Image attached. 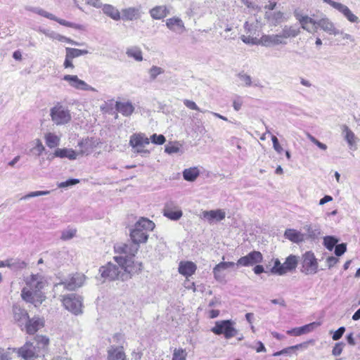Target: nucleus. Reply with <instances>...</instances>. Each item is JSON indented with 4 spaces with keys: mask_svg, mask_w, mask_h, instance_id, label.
Wrapping results in <instances>:
<instances>
[{
    "mask_svg": "<svg viewBox=\"0 0 360 360\" xmlns=\"http://www.w3.org/2000/svg\"><path fill=\"white\" fill-rule=\"evenodd\" d=\"M199 174L200 172L197 167L186 169L183 172L184 179L188 181H194Z\"/></svg>",
    "mask_w": 360,
    "mask_h": 360,
    "instance_id": "obj_42",
    "label": "nucleus"
},
{
    "mask_svg": "<svg viewBox=\"0 0 360 360\" xmlns=\"http://www.w3.org/2000/svg\"><path fill=\"white\" fill-rule=\"evenodd\" d=\"M347 250V245L345 243H341L336 245L335 248V254L336 256L340 257Z\"/></svg>",
    "mask_w": 360,
    "mask_h": 360,
    "instance_id": "obj_62",
    "label": "nucleus"
},
{
    "mask_svg": "<svg viewBox=\"0 0 360 360\" xmlns=\"http://www.w3.org/2000/svg\"><path fill=\"white\" fill-rule=\"evenodd\" d=\"M338 243V239L334 236H325L323 238V245L330 251L333 250L334 247Z\"/></svg>",
    "mask_w": 360,
    "mask_h": 360,
    "instance_id": "obj_51",
    "label": "nucleus"
},
{
    "mask_svg": "<svg viewBox=\"0 0 360 360\" xmlns=\"http://www.w3.org/2000/svg\"><path fill=\"white\" fill-rule=\"evenodd\" d=\"M44 140L46 146L50 148L58 146L60 141V137L51 132L45 134Z\"/></svg>",
    "mask_w": 360,
    "mask_h": 360,
    "instance_id": "obj_38",
    "label": "nucleus"
},
{
    "mask_svg": "<svg viewBox=\"0 0 360 360\" xmlns=\"http://www.w3.org/2000/svg\"><path fill=\"white\" fill-rule=\"evenodd\" d=\"M308 345L307 342H302L294 346L288 347L281 351L276 352L274 354V356H281L283 354L291 355L295 354L297 350L299 349L307 348Z\"/></svg>",
    "mask_w": 360,
    "mask_h": 360,
    "instance_id": "obj_36",
    "label": "nucleus"
},
{
    "mask_svg": "<svg viewBox=\"0 0 360 360\" xmlns=\"http://www.w3.org/2000/svg\"><path fill=\"white\" fill-rule=\"evenodd\" d=\"M141 6L137 7H128L122 10L121 19L126 21H132L141 17Z\"/></svg>",
    "mask_w": 360,
    "mask_h": 360,
    "instance_id": "obj_21",
    "label": "nucleus"
},
{
    "mask_svg": "<svg viewBox=\"0 0 360 360\" xmlns=\"http://www.w3.org/2000/svg\"><path fill=\"white\" fill-rule=\"evenodd\" d=\"M49 342V338L45 336L37 335L34 338V345L36 346L39 355L46 349Z\"/></svg>",
    "mask_w": 360,
    "mask_h": 360,
    "instance_id": "obj_35",
    "label": "nucleus"
},
{
    "mask_svg": "<svg viewBox=\"0 0 360 360\" xmlns=\"http://www.w3.org/2000/svg\"><path fill=\"white\" fill-rule=\"evenodd\" d=\"M304 230L306 233L304 236L306 237V240H316L321 236V227L318 224H307L304 226Z\"/></svg>",
    "mask_w": 360,
    "mask_h": 360,
    "instance_id": "obj_23",
    "label": "nucleus"
},
{
    "mask_svg": "<svg viewBox=\"0 0 360 360\" xmlns=\"http://www.w3.org/2000/svg\"><path fill=\"white\" fill-rule=\"evenodd\" d=\"M271 272L274 274L283 275L285 271L283 269V265L281 264L278 259H276L274 262V266L271 269Z\"/></svg>",
    "mask_w": 360,
    "mask_h": 360,
    "instance_id": "obj_53",
    "label": "nucleus"
},
{
    "mask_svg": "<svg viewBox=\"0 0 360 360\" xmlns=\"http://www.w3.org/2000/svg\"><path fill=\"white\" fill-rule=\"evenodd\" d=\"M297 19L299 20L302 28L304 30L310 33L317 32L319 28L317 25L318 20H316L308 15H302L300 17H297Z\"/></svg>",
    "mask_w": 360,
    "mask_h": 360,
    "instance_id": "obj_18",
    "label": "nucleus"
},
{
    "mask_svg": "<svg viewBox=\"0 0 360 360\" xmlns=\"http://www.w3.org/2000/svg\"><path fill=\"white\" fill-rule=\"evenodd\" d=\"M126 54L129 58H133L136 61H142L143 56L142 51L139 47H131L127 49Z\"/></svg>",
    "mask_w": 360,
    "mask_h": 360,
    "instance_id": "obj_45",
    "label": "nucleus"
},
{
    "mask_svg": "<svg viewBox=\"0 0 360 360\" xmlns=\"http://www.w3.org/2000/svg\"><path fill=\"white\" fill-rule=\"evenodd\" d=\"M284 236L291 242L297 244L306 241V237L304 236V233L293 229H286Z\"/></svg>",
    "mask_w": 360,
    "mask_h": 360,
    "instance_id": "obj_28",
    "label": "nucleus"
},
{
    "mask_svg": "<svg viewBox=\"0 0 360 360\" xmlns=\"http://www.w3.org/2000/svg\"><path fill=\"white\" fill-rule=\"evenodd\" d=\"M149 143L150 139L143 134H134L131 136L129 140V145L132 147V149H135L137 147H144L148 145Z\"/></svg>",
    "mask_w": 360,
    "mask_h": 360,
    "instance_id": "obj_26",
    "label": "nucleus"
},
{
    "mask_svg": "<svg viewBox=\"0 0 360 360\" xmlns=\"http://www.w3.org/2000/svg\"><path fill=\"white\" fill-rule=\"evenodd\" d=\"M235 323L231 320H221L215 322L211 331L215 335H224L225 338L230 339L238 334L237 329L234 327Z\"/></svg>",
    "mask_w": 360,
    "mask_h": 360,
    "instance_id": "obj_5",
    "label": "nucleus"
},
{
    "mask_svg": "<svg viewBox=\"0 0 360 360\" xmlns=\"http://www.w3.org/2000/svg\"><path fill=\"white\" fill-rule=\"evenodd\" d=\"M155 224L153 221L141 217L137 221L130 231V238L134 243H145L148 238V232L153 230Z\"/></svg>",
    "mask_w": 360,
    "mask_h": 360,
    "instance_id": "obj_3",
    "label": "nucleus"
},
{
    "mask_svg": "<svg viewBox=\"0 0 360 360\" xmlns=\"http://www.w3.org/2000/svg\"><path fill=\"white\" fill-rule=\"evenodd\" d=\"M34 293L35 292L30 288H23L21 291V297L27 302L34 303Z\"/></svg>",
    "mask_w": 360,
    "mask_h": 360,
    "instance_id": "obj_48",
    "label": "nucleus"
},
{
    "mask_svg": "<svg viewBox=\"0 0 360 360\" xmlns=\"http://www.w3.org/2000/svg\"><path fill=\"white\" fill-rule=\"evenodd\" d=\"M139 245L134 243H117L115 245L114 250L116 253L124 255L114 257L115 261L122 267L126 273L132 275L142 271L141 262L134 263L133 258L138 252Z\"/></svg>",
    "mask_w": 360,
    "mask_h": 360,
    "instance_id": "obj_1",
    "label": "nucleus"
},
{
    "mask_svg": "<svg viewBox=\"0 0 360 360\" xmlns=\"http://www.w3.org/2000/svg\"><path fill=\"white\" fill-rule=\"evenodd\" d=\"M317 25L319 28L331 35H338L343 34V31L335 27V24L327 17L318 20Z\"/></svg>",
    "mask_w": 360,
    "mask_h": 360,
    "instance_id": "obj_17",
    "label": "nucleus"
},
{
    "mask_svg": "<svg viewBox=\"0 0 360 360\" xmlns=\"http://www.w3.org/2000/svg\"><path fill=\"white\" fill-rule=\"evenodd\" d=\"M27 286L34 292L40 291L44 288L42 276L39 274H32L25 279Z\"/></svg>",
    "mask_w": 360,
    "mask_h": 360,
    "instance_id": "obj_20",
    "label": "nucleus"
},
{
    "mask_svg": "<svg viewBox=\"0 0 360 360\" xmlns=\"http://www.w3.org/2000/svg\"><path fill=\"white\" fill-rule=\"evenodd\" d=\"M265 18L269 25L276 26L284 21V14L281 11L266 12Z\"/></svg>",
    "mask_w": 360,
    "mask_h": 360,
    "instance_id": "obj_32",
    "label": "nucleus"
},
{
    "mask_svg": "<svg viewBox=\"0 0 360 360\" xmlns=\"http://www.w3.org/2000/svg\"><path fill=\"white\" fill-rule=\"evenodd\" d=\"M187 353L185 349H175L172 356V360H186Z\"/></svg>",
    "mask_w": 360,
    "mask_h": 360,
    "instance_id": "obj_55",
    "label": "nucleus"
},
{
    "mask_svg": "<svg viewBox=\"0 0 360 360\" xmlns=\"http://www.w3.org/2000/svg\"><path fill=\"white\" fill-rule=\"evenodd\" d=\"M63 79L68 82L70 86L76 89L83 91H91L94 92L97 91V90L94 87H92L91 86L89 85L84 80L79 79V77L77 75H64Z\"/></svg>",
    "mask_w": 360,
    "mask_h": 360,
    "instance_id": "obj_12",
    "label": "nucleus"
},
{
    "mask_svg": "<svg viewBox=\"0 0 360 360\" xmlns=\"http://www.w3.org/2000/svg\"><path fill=\"white\" fill-rule=\"evenodd\" d=\"M225 217L226 213L222 210L203 211L201 214V218L207 220L210 224L214 221H221Z\"/></svg>",
    "mask_w": 360,
    "mask_h": 360,
    "instance_id": "obj_24",
    "label": "nucleus"
},
{
    "mask_svg": "<svg viewBox=\"0 0 360 360\" xmlns=\"http://www.w3.org/2000/svg\"><path fill=\"white\" fill-rule=\"evenodd\" d=\"M263 260V256L259 251H252L247 255L241 257L236 264L237 266H251L259 264Z\"/></svg>",
    "mask_w": 360,
    "mask_h": 360,
    "instance_id": "obj_11",
    "label": "nucleus"
},
{
    "mask_svg": "<svg viewBox=\"0 0 360 360\" xmlns=\"http://www.w3.org/2000/svg\"><path fill=\"white\" fill-rule=\"evenodd\" d=\"M80 150L77 152L78 155H89L92 151V144L89 139H82L78 143Z\"/></svg>",
    "mask_w": 360,
    "mask_h": 360,
    "instance_id": "obj_40",
    "label": "nucleus"
},
{
    "mask_svg": "<svg viewBox=\"0 0 360 360\" xmlns=\"http://www.w3.org/2000/svg\"><path fill=\"white\" fill-rule=\"evenodd\" d=\"M196 269V265L192 262H181L179 263V272L186 277L193 275Z\"/></svg>",
    "mask_w": 360,
    "mask_h": 360,
    "instance_id": "obj_31",
    "label": "nucleus"
},
{
    "mask_svg": "<svg viewBox=\"0 0 360 360\" xmlns=\"http://www.w3.org/2000/svg\"><path fill=\"white\" fill-rule=\"evenodd\" d=\"M51 18H47L54 20V21L58 22L60 25H64V26H66L68 27H72V28L79 30H84V26L82 25L71 22L67 21L65 20L58 18L52 13H51Z\"/></svg>",
    "mask_w": 360,
    "mask_h": 360,
    "instance_id": "obj_39",
    "label": "nucleus"
},
{
    "mask_svg": "<svg viewBox=\"0 0 360 360\" xmlns=\"http://www.w3.org/2000/svg\"><path fill=\"white\" fill-rule=\"evenodd\" d=\"M149 14L154 20H162L169 14V9L166 5L156 6L150 9Z\"/></svg>",
    "mask_w": 360,
    "mask_h": 360,
    "instance_id": "obj_27",
    "label": "nucleus"
},
{
    "mask_svg": "<svg viewBox=\"0 0 360 360\" xmlns=\"http://www.w3.org/2000/svg\"><path fill=\"white\" fill-rule=\"evenodd\" d=\"M77 233V230L75 229L69 228L63 230L61 232L60 239L62 240H68L73 238Z\"/></svg>",
    "mask_w": 360,
    "mask_h": 360,
    "instance_id": "obj_52",
    "label": "nucleus"
},
{
    "mask_svg": "<svg viewBox=\"0 0 360 360\" xmlns=\"http://www.w3.org/2000/svg\"><path fill=\"white\" fill-rule=\"evenodd\" d=\"M86 280V276L82 274H73L68 279H65L63 281L60 285H63L64 287L69 290H75L77 288L81 287Z\"/></svg>",
    "mask_w": 360,
    "mask_h": 360,
    "instance_id": "obj_15",
    "label": "nucleus"
},
{
    "mask_svg": "<svg viewBox=\"0 0 360 360\" xmlns=\"http://www.w3.org/2000/svg\"><path fill=\"white\" fill-rule=\"evenodd\" d=\"M116 110L123 116L129 117L131 115L135 110L134 106L130 101L120 102L117 101L115 103Z\"/></svg>",
    "mask_w": 360,
    "mask_h": 360,
    "instance_id": "obj_30",
    "label": "nucleus"
},
{
    "mask_svg": "<svg viewBox=\"0 0 360 360\" xmlns=\"http://www.w3.org/2000/svg\"><path fill=\"white\" fill-rule=\"evenodd\" d=\"M300 33L299 28L295 26L285 25L282 31L276 34H264L260 38L262 46L270 47L277 45H286L288 38H294Z\"/></svg>",
    "mask_w": 360,
    "mask_h": 360,
    "instance_id": "obj_2",
    "label": "nucleus"
},
{
    "mask_svg": "<svg viewBox=\"0 0 360 360\" xmlns=\"http://www.w3.org/2000/svg\"><path fill=\"white\" fill-rule=\"evenodd\" d=\"M66 55L69 58L73 59L75 58L79 57L83 55L87 54L89 52L87 50H82L75 48L67 47L65 49Z\"/></svg>",
    "mask_w": 360,
    "mask_h": 360,
    "instance_id": "obj_46",
    "label": "nucleus"
},
{
    "mask_svg": "<svg viewBox=\"0 0 360 360\" xmlns=\"http://www.w3.org/2000/svg\"><path fill=\"white\" fill-rule=\"evenodd\" d=\"M321 323L319 321H314V322H312V323H310L309 324L302 326L304 334H307V333L314 331L315 329H316L318 327H319L321 326Z\"/></svg>",
    "mask_w": 360,
    "mask_h": 360,
    "instance_id": "obj_56",
    "label": "nucleus"
},
{
    "mask_svg": "<svg viewBox=\"0 0 360 360\" xmlns=\"http://www.w3.org/2000/svg\"><path fill=\"white\" fill-rule=\"evenodd\" d=\"M108 360H127L122 346L111 345L108 348Z\"/></svg>",
    "mask_w": 360,
    "mask_h": 360,
    "instance_id": "obj_25",
    "label": "nucleus"
},
{
    "mask_svg": "<svg viewBox=\"0 0 360 360\" xmlns=\"http://www.w3.org/2000/svg\"><path fill=\"white\" fill-rule=\"evenodd\" d=\"M51 193L50 191H33L27 193V195L22 196L20 200H27L30 198L38 197L41 195H46Z\"/></svg>",
    "mask_w": 360,
    "mask_h": 360,
    "instance_id": "obj_57",
    "label": "nucleus"
},
{
    "mask_svg": "<svg viewBox=\"0 0 360 360\" xmlns=\"http://www.w3.org/2000/svg\"><path fill=\"white\" fill-rule=\"evenodd\" d=\"M44 320L39 316H34L32 319H28L24 326L26 333L29 335H34L41 328L44 327Z\"/></svg>",
    "mask_w": 360,
    "mask_h": 360,
    "instance_id": "obj_16",
    "label": "nucleus"
},
{
    "mask_svg": "<svg viewBox=\"0 0 360 360\" xmlns=\"http://www.w3.org/2000/svg\"><path fill=\"white\" fill-rule=\"evenodd\" d=\"M50 116L51 120L56 125L66 124L70 122L72 119L70 110L60 103H57L51 108Z\"/></svg>",
    "mask_w": 360,
    "mask_h": 360,
    "instance_id": "obj_4",
    "label": "nucleus"
},
{
    "mask_svg": "<svg viewBox=\"0 0 360 360\" xmlns=\"http://www.w3.org/2000/svg\"><path fill=\"white\" fill-rule=\"evenodd\" d=\"M11 353L8 350H4L0 347V360H11Z\"/></svg>",
    "mask_w": 360,
    "mask_h": 360,
    "instance_id": "obj_64",
    "label": "nucleus"
},
{
    "mask_svg": "<svg viewBox=\"0 0 360 360\" xmlns=\"http://www.w3.org/2000/svg\"><path fill=\"white\" fill-rule=\"evenodd\" d=\"M30 144L32 145V148L30 150V153L36 156H40L41 153L45 150V147L42 144V142L40 139H36L32 141Z\"/></svg>",
    "mask_w": 360,
    "mask_h": 360,
    "instance_id": "obj_41",
    "label": "nucleus"
},
{
    "mask_svg": "<svg viewBox=\"0 0 360 360\" xmlns=\"http://www.w3.org/2000/svg\"><path fill=\"white\" fill-rule=\"evenodd\" d=\"M307 137L309 139L311 142L314 143L316 146H317L320 149L323 150H326L327 149V146L325 143H323L320 142L319 140H317L314 136H313L311 134H307Z\"/></svg>",
    "mask_w": 360,
    "mask_h": 360,
    "instance_id": "obj_60",
    "label": "nucleus"
},
{
    "mask_svg": "<svg viewBox=\"0 0 360 360\" xmlns=\"http://www.w3.org/2000/svg\"><path fill=\"white\" fill-rule=\"evenodd\" d=\"M150 140L152 143L158 145H162L165 142V137L162 134H154L151 136Z\"/></svg>",
    "mask_w": 360,
    "mask_h": 360,
    "instance_id": "obj_58",
    "label": "nucleus"
},
{
    "mask_svg": "<svg viewBox=\"0 0 360 360\" xmlns=\"http://www.w3.org/2000/svg\"><path fill=\"white\" fill-rule=\"evenodd\" d=\"M238 77L239 78V79L243 82V85L245 86H250L252 85L255 86H261L259 83V82H252V78L251 77L246 74V73H244V72H240L238 74Z\"/></svg>",
    "mask_w": 360,
    "mask_h": 360,
    "instance_id": "obj_47",
    "label": "nucleus"
},
{
    "mask_svg": "<svg viewBox=\"0 0 360 360\" xmlns=\"http://www.w3.org/2000/svg\"><path fill=\"white\" fill-rule=\"evenodd\" d=\"M63 303L66 309L75 315L82 312V298L81 296L72 293L64 297Z\"/></svg>",
    "mask_w": 360,
    "mask_h": 360,
    "instance_id": "obj_7",
    "label": "nucleus"
},
{
    "mask_svg": "<svg viewBox=\"0 0 360 360\" xmlns=\"http://www.w3.org/2000/svg\"><path fill=\"white\" fill-rule=\"evenodd\" d=\"M322 1L341 13L350 22L358 23L359 22V18L355 15L347 6L332 0Z\"/></svg>",
    "mask_w": 360,
    "mask_h": 360,
    "instance_id": "obj_9",
    "label": "nucleus"
},
{
    "mask_svg": "<svg viewBox=\"0 0 360 360\" xmlns=\"http://www.w3.org/2000/svg\"><path fill=\"white\" fill-rule=\"evenodd\" d=\"M166 26L171 31L181 34L186 31L183 20L179 17H172L166 20Z\"/></svg>",
    "mask_w": 360,
    "mask_h": 360,
    "instance_id": "obj_22",
    "label": "nucleus"
},
{
    "mask_svg": "<svg viewBox=\"0 0 360 360\" xmlns=\"http://www.w3.org/2000/svg\"><path fill=\"white\" fill-rule=\"evenodd\" d=\"M165 72L164 69H162L160 67L153 65L149 70H148V74L150 81H154L156 79L158 76L163 74Z\"/></svg>",
    "mask_w": 360,
    "mask_h": 360,
    "instance_id": "obj_50",
    "label": "nucleus"
},
{
    "mask_svg": "<svg viewBox=\"0 0 360 360\" xmlns=\"http://www.w3.org/2000/svg\"><path fill=\"white\" fill-rule=\"evenodd\" d=\"M25 9L27 11L39 14V15H41L45 18H51V13H49L46 11H44L42 8H37V7H32V6H26Z\"/></svg>",
    "mask_w": 360,
    "mask_h": 360,
    "instance_id": "obj_54",
    "label": "nucleus"
},
{
    "mask_svg": "<svg viewBox=\"0 0 360 360\" xmlns=\"http://www.w3.org/2000/svg\"><path fill=\"white\" fill-rule=\"evenodd\" d=\"M163 215L171 220L177 221L182 217L183 212L176 202L169 201L165 205Z\"/></svg>",
    "mask_w": 360,
    "mask_h": 360,
    "instance_id": "obj_13",
    "label": "nucleus"
},
{
    "mask_svg": "<svg viewBox=\"0 0 360 360\" xmlns=\"http://www.w3.org/2000/svg\"><path fill=\"white\" fill-rule=\"evenodd\" d=\"M236 265V263L233 262H221L220 263L217 264L213 269L214 277L219 278L220 276L219 275L218 273L219 271H224L229 268L234 267Z\"/></svg>",
    "mask_w": 360,
    "mask_h": 360,
    "instance_id": "obj_43",
    "label": "nucleus"
},
{
    "mask_svg": "<svg viewBox=\"0 0 360 360\" xmlns=\"http://www.w3.org/2000/svg\"><path fill=\"white\" fill-rule=\"evenodd\" d=\"M345 331V328L342 326L339 328L337 330H335L333 335V340H340L342 336L343 335Z\"/></svg>",
    "mask_w": 360,
    "mask_h": 360,
    "instance_id": "obj_63",
    "label": "nucleus"
},
{
    "mask_svg": "<svg viewBox=\"0 0 360 360\" xmlns=\"http://www.w3.org/2000/svg\"><path fill=\"white\" fill-rule=\"evenodd\" d=\"M55 157L60 158H66L70 160H75L77 158L78 153L72 148H57L55 150L53 157L51 159Z\"/></svg>",
    "mask_w": 360,
    "mask_h": 360,
    "instance_id": "obj_29",
    "label": "nucleus"
},
{
    "mask_svg": "<svg viewBox=\"0 0 360 360\" xmlns=\"http://www.w3.org/2000/svg\"><path fill=\"white\" fill-rule=\"evenodd\" d=\"M102 8L103 13L111 19L118 21L121 19V13L119 10L111 4H103Z\"/></svg>",
    "mask_w": 360,
    "mask_h": 360,
    "instance_id": "obj_33",
    "label": "nucleus"
},
{
    "mask_svg": "<svg viewBox=\"0 0 360 360\" xmlns=\"http://www.w3.org/2000/svg\"><path fill=\"white\" fill-rule=\"evenodd\" d=\"M342 129L345 141L349 146H354L356 143V137L354 132L347 125H343Z\"/></svg>",
    "mask_w": 360,
    "mask_h": 360,
    "instance_id": "obj_44",
    "label": "nucleus"
},
{
    "mask_svg": "<svg viewBox=\"0 0 360 360\" xmlns=\"http://www.w3.org/2000/svg\"><path fill=\"white\" fill-rule=\"evenodd\" d=\"M122 267L119 265L112 264V262H108L104 266H102L99 269V272L101 275V277L104 279H108L109 281H115L116 279H119L121 278L122 280L123 274H121Z\"/></svg>",
    "mask_w": 360,
    "mask_h": 360,
    "instance_id": "obj_8",
    "label": "nucleus"
},
{
    "mask_svg": "<svg viewBox=\"0 0 360 360\" xmlns=\"http://www.w3.org/2000/svg\"><path fill=\"white\" fill-rule=\"evenodd\" d=\"M298 264V257L290 255L286 259L285 262L283 264L285 274L288 271L295 270Z\"/></svg>",
    "mask_w": 360,
    "mask_h": 360,
    "instance_id": "obj_37",
    "label": "nucleus"
},
{
    "mask_svg": "<svg viewBox=\"0 0 360 360\" xmlns=\"http://www.w3.org/2000/svg\"><path fill=\"white\" fill-rule=\"evenodd\" d=\"M322 1L341 13L350 22L358 23L359 22V18L355 15L347 6L332 0Z\"/></svg>",
    "mask_w": 360,
    "mask_h": 360,
    "instance_id": "obj_10",
    "label": "nucleus"
},
{
    "mask_svg": "<svg viewBox=\"0 0 360 360\" xmlns=\"http://www.w3.org/2000/svg\"><path fill=\"white\" fill-rule=\"evenodd\" d=\"M344 346H345L344 342H340L336 343L332 350L333 355H334L335 356L340 355L342 352Z\"/></svg>",
    "mask_w": 360,
    "mask_h": 360,
    "instance_id": "obj_61",
    "label": "nucleus"
},
{
    "mask_svg": "<svg viewBox=\"0 0 360 360\" xmlns=\"http://www.w3.org/2000/svg\"><path fill=\"white\" fill-rule=\"evenodd\" d=\"M79 182V180L77 179H70L65 181L60 182L58 184V188H66L73 185H75Z\"/></svg>",
    "mask_w": 360,
    "mask_h": 360,
    "instance_id": "obj_59",
    "label": "nucleus"
},
{
    "mask_svg": "<svg viewBox=\"0 0 360 360\" xmlns=\"http://www.w3.org/2000/svg\"><path fill=\"white\" fill-rule=\"evenodd\" d=\"M18 354L25 360H34L39 356L34 342L27 341L18 349Z\"/></svg>",
    "mask_w": 360,
    "mask_h": 360,
    "instance_id": "obj_14",
    "label": "nucleus"
},
{
    "mask_svg": "<svg viewBox=\"0 0 360 360\" xmlns=\"http://www.w3.org/2000/svg\"><path fill=\"white\" fill-rule=\"evenodd\" d=\"M165 152L168 154L182 153L181 146L177 143H169L165 148Z\"/></svg>",
    "mask_w": 360,
    "mask_h": 360,
    "instance_id": "obj_49",
    "label": "nucleus"
},
{
    "mask_svg": "<svg viewBox=\"0 0 360 360\" xmlns=\"http://www.w3.org/2000/svg\"><path fill=\"white\" fill-rule=\"evenodd\" d=\"M319 264L312 251H307L302 255L301 272L305 275H314L318 272Z\"/></svg>",
    "mask_w": 360,
    "mask_h": 360,
    "instance_id": "obj_6",
    "label": "nucleus"
},
{
    "mask_svg": "<svg viewBox=\"0 0 360 360\" xmlns=\"http://www.w3.org/2000/svg\"><path fill=\"white\" fill-rule=\"evenodd\" d=\"M27 263L20 258H9L8 268L13 271H19L26 269Z\"/></svg>",
    "mask_w": 360,
    "mask_h": 360,
    "instance_id": "obj_34",
    "label": "nucleus"
},
{
    "mask_svg": "<svg viewBox=\"0 0 360 360\" xmlns=\"http://www.w3.org/2000/svg\"><path fill=\"white\" fill-rule=\"evenodd\" d=\"M13 314L15 322L23 330L24 328L22 327L29 319L27 311L18 305H14L13 307Z\"/></svg>",
    "mask_w": 360,
    "mask_h": 360,
    "instance_id": "obj_19",
    "label": "nucleus"
}]
</instances>
